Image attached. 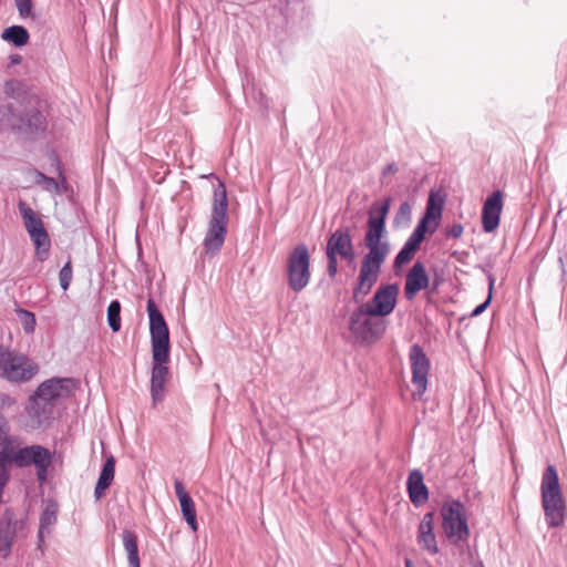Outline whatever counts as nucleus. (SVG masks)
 Returning <instances> with one entry per match:
<instances>
[{
  "instance_id": "obj_26",
  "label": "nucleus",
  "mask_w": 567,
  "mask_h": 567,
  "mask_svg": "<svg viewBox=\"0 0 567 567\" xmlns=\"http://www.w3.org/2000/svg\"><path fill=\"white\" fill-rule=\"evenodd\" d=\"M58 504L54 501H49L45 504L39 519L40 536L42 534H51V527L58 522Z\"/></svg>"
},
{
  "instance_id": "obj_38",
  "label": "nucleus",
  "mask_w": 567,
  "mask_h": 567,
  "mask_svg": "<svg viewBox=\"0 0 567 567\" xmlns=\"http://www.w3.org/2000/svg\"><path fill=\"white\" fill-rule=\"evenodd\" d=\"M328 258V266H327V274L330 278H334L338 274V257L334 256H327Z\"/></svg>"
},
{
  "instance_id": "obj_11",
  "label": "nucleus",
  "mask_w": 567,
  "mask_h": 567,
  "mask_svg": "<svg viewBox=\"0 0 567 567\" xmlns=\"http://www.w3.org/2000/svg\"><path fill=\"white\" fill-rule=\"evenodd\" d=\"M326 255L340 257L351 264L355 259V251L350 227L338 228L331 233L326 245Z\"/></svg>"
},
{
  "instance_id": "obj_13",
  "label": "nucleus",
  "mask_w": 567,
  "mask_h": 567,
  "mask_svg": "<svg viewBox=\"0 0 567 567\" xmlns=\"http://www.w3.org/2000/svg\"><path fill=\"white\" fill-rule=\"evenodd\" d=\"M441 216L442 205L435 206L431 196L424 216L417 221L408 241H412L413 245L420 248L426 233L433 234L436 230Z\"/></svg>"
},
{
  "instance_id": "obj_3",
  "label": "nucleus",
  "mask_w": 567,
  "mask_h": 567,
  "mask_svg": "<svg viewBox=\"0 0 567 567\" xmlns=\"http://www.w3.org/2000/svg\"><path fill=\"white\" fill-rule=\"evenodd\" d=\"M74 388L72 378L53 377L43 381L29 399V414L42 422L52 414L55 402L69 398Z\"/></svg>"
},
{
  "instance_id": "obj_6",
  "label": "nucleus",
  "mask_w": 567,
  "mask_h": 567,
  "mask_svg": "<svg viewBox=\"0 0 567 567\" xmlns=\"http://www.w3.org/2000/svg\"><path fill=\"white\" fill-rule=\"evenodd\" d=\"M39 372V365L28 355L0 347V378L10 383H27Z\"/></svg>"
},
{
  "instance_id": "obj_31",
  "label": "nucleus",
  "mask_w": 567,
  "mask_h": 567,
  "mask_svg": "<svg viewBox=\"0 0 567 567\" xmlns=\"http://www.w3.org/2000/svg\"><path fill=\"white\" fill-rule=\"evenodd\" d=\"M107 322L113 332L121 329V303L118 300H112L107 307Z\"/></svg>"
},
{
  "instance_id": "obj_33",
  "label": "nucleus",
  "mask_w": 567,
  "mask_h": 567,
  "mask_svg": "<svg viewBox=\"0 0 567 567\" xmlns=\"http://www.w3.org/2000/svg\"><path fill=\"white\" fill-rule=\"evenodd\" d=\"M73 278V270L71 260H68L59 272V280L61 288L65 291L69 289Z\"/></svg>"
},
{
  "instance_id": "obj_29",
  "label": "nucleus",
  "mask_w": 567,
  "mask_h": 567,
  "mask_svg": "<svg viewBox=\"0 0 567 567\" xmlns=\"http://www.w3.org/2000/svg\"><path fill=\"white\" fill-rule=\"evenodd\" d=\"M419 247L412 244V241H405L401 250L398 252L394 259V268H401L405 264L410 262Z\"/></svg>"
},
{
  "instance_id": "obj_43",
  "label": "nucleus",
  "mask_w": 567,
  "mask_h": 567,
  "mask_svg": "<svg viewBox=\"0 0 567 567\" xmlns=\"http://www.w3.org/2000/svg\"><path fill=\"white\" fill-rule=\"evenodd\" d=\"M54 162H55V166H56V172H58L59 176L61 177L62 182L64 183L65 182V177L63 175V169H62L61 163L58 159V157L54 158Z\"/></svg>"
},
{
  "instance_id": "obj_2",
  "label": "nucleus",
  "mask_w": 567,
  "mask_h": 567,
  "mask_svg": "<svg viewBox=\"0 0 567 567\" xmlns=\"http://www.w3.org/2000/svg\"><path fill=\"white\" fill-rule=\"evenodd\" d=\"M150 319V334L152 343V377L151 395L153 403L161 402L164 398L165 382L168 377L169 362V330L164 316L158 310L153 298H148L146 307Z\"/></svg>"
},
{
  "instance_id": "obj_46",
  "label": "nucleus",
  "mask_w": 567,
  "mask_h": 567,
  "mask_svg": "<svg viewBox=\"0 0 567 567\" xmlns=\"http://www.w3.org/2000/svg\"><path fill=\"white\" fill-rule=\"evenodd\" d=\"M12 84V82H7L6 84V89L8 90V87Z\"/></svg>"
},
{
  "instance_id": "obj_12",
  "label": "nucleus",
  "mask_w": 567,
  "mask_h": 567,
  "mask_svg": "<svg viewBox=\"0 0 567 567\" xmlns=\"http://www.w3.org/2000/svg\"><path fill=\"white\" fill-rule=\"evenodd\" d=\"M399 286L396 284L383 285L377 289L373 297L362 305L379 317L389 316L395 308Z\"/></svg>"
},
{
  "instance_id": "obj_20",
  "label": "nucleus",
  "mask_w": 567,
  "mask_h": 567,
  "mask_svg": "<svg viewBox=\"0 0 567 567\" xmlns=\"http://www.w3.org/2000/svg\"><path fill=\"white\" fill-rule=\"evenodd\" d=\"M406 488L410 501L416 507L425 504L429 499V489L424 484L423 474L420 470H412L409 474Z\"/></svg>"
},
{
  "instance_id": "obj_41",
  "label": "nucleus",
  "mask_w": 567,
  "mask_h": 567,
  "mask_svg": "<svg viewBox=\"0 0 567 567\" xmlns=\"http://www.w3.org/2000/svg\"><path fill=\"white\" fill-rule=\"evenodd\" d=\"M45 536H48V534H42V536H40V530H38V549H40L41 551H44Z\"/></svg>"
},
{
  "instance_id": "obj_24",
  "label": "nucleus",
  "mask_w": 567,
  "mask_h": 567,
  "mask_svg": "<svg viewBox=\"0 0 567 567\" xmlns=\"http://www.w3.org/2000/svg\"><path fill=\"white\" fill-rule=\"evenodd\" d=\"M122 540L127 554L128 567H141L136 534L130 529H124Z\"/></svg>"
},
{
  "instance_id": "obj_8",
  "label": "nucleus",
  "mask_w": 567,
  "mask_h": 567,
  "mask_svg": "<svg viewBox=\"0 0 567 567\" xmlns=\"http://www.w3.org/2000/svg\"><path fill=\"white\" fill-rule=\"evenodd\" d=\"M287 282L293 292L302 291L310 282V252L305 244L297 245L287 257Z\"/></svg>"
},
{
  "instance_id": "obj_47",
  "label": "nucleus",
  "mask_w": 567,
  "mask_h": 567,
  "mask_svg": "<svg viewBox=\"0 0 567 567\" xmlns=\"http://www.w3.org/2000/svg\"><path fill=\"white\" fill-rule=\"evenodd\" d=\"M475 567H484V566L482 564H480V565H476Z\"/></svg>"
},
{
  "instance_id": "obj_37",
  "label": "nucleus",
  "mask_w": 567,
  "mask_h": 567,
  "mask_svg": "<svg viewBox=\"0 0 567 567\" xmlns=\"http://www.w3.org/2000/svg\"><path fill=\"white\" fill-rule=\"evenodd\" d=\"M463 225L460 223H455L445 229V236L447 238H460L463 234Z\"/></svg>"
},
{
  "instance_id": "obj_34",
  "label": "nucleus",
  "mask_w": 567,
  "mask_h": 567,
  "mask_svg": "<svg viewBox=\"0 0 567 567\" xmlns=\"http://www.w3.org/2000/svg\"><path fill=\"white\" fill-rule=\"evenodd\" d=\"M19 317L23 327V330L27 333H32L35 329L37 320L33 312L29 310L21 309L19 311Z\"/></svg>"
},
{
  "instance_id": "obj_35",
  "label": "nucleus",
  "mask_w": 567,
  "mask_h": 567,
  "mask_svg": "<svg viewBox=\"0 0 567 567\" xmlns=\"http://www.w3.org/2000/svg\"><path fill=\"white\" fill-rule=\"evenodd\" d=\"M37 183L39 185H42L43 189H45L48 192H54V193L60 192V186H59V183L55 181V178L49 177L41 172H37Z\"/></svg>"
},
{
  "instance_id": "obj_40",
  "label": "nucleus",
  "mask_w": 567,
  "mask_h": 567,
  "mask_svg": "<svg viewBox=\"0 0 567 567\" xmlns=\"http://www.w3.org/2000/svg\"><path fill=\"white\" fill-rule=\"evenodd\" d=\"M398 172V166L394 164V163H390L388 164L384 169H383V174L386 175V174H394Z\"/></svg>"
},
{
  "instance_id": "obj_18",
  "label": "nucleus",
  "mask_w": 567,
  "mask_h": 567,
  "mask_svg": "<svg viewBox=\"0 0 567 567\" xmlns=\"http://www.w3.org/2000/svg\"><path fill=\"white\" fill-rule=\"evenodd\" d=\"M434 513H426L420 522L417 529V544L431 555L439 553L436 537L434 534Z\"/></svg>"
},
{
  "instance_id": "obj_4",
  "label": "nucleus",
  "mask_w": 567,
  "mask_h": 567,
  "mask_svg": "<svg viewBox=\"0 0 567 567\" xmlns=\"http://www.w3.org/2000/svg\"><path fill=\"white\" fill-rule=\"evenodd\" d=\"M228 199L226 186L218 181V185L214 189L212 215L208 228L204 238L205 252L214 256L223 247L227 235L228 226Z\"/></svg>"
},
{
  "instance_id": "obj_5",
  "label": "nucleus",
  "mask_w": 567,
  "mask_h": 567,
  "mask_svg": "<svg viewBox=\"0 0 567 567\" xmlns=\"http://www.w3.org/2000/svg\"><path fill=\"white\" fill-rule=\"evenodd\" d=\"M358 280L352 289V300L358 307L350 313L348 328L355 340L362 344H372L377 342L385 332V324L382 320L377 319L378 315L372 313L362 305L364 298L371 292L369 290L358 301L354 298Z\"/></svg>"
},
{
  "instance_id": "obj_36",
  "label": "nucleus",
  "mask_w": 567,
  "mask_h": 567,
  "mask_svg": "<svg viewBox=\"0 0 567 567\" xmlns=\"http://www.w3.org/2000/svg\"><path fill=\"white\" fill-rule=\"evenodd\" d=\"M17 10L21 19H27L29 17H33L32 9L33 2L32 0H14Z\"/></svg>"
},
{
  "instance_id": "obj_22",
  "label": "nucleus",
  "mask_w": 567,
  "mask_h": 567,
  "mask_svg": "<svg viewBox=\"0 0 567 567\" xmlns=\"http://www.w3.org/2000/svg\"><path fill=\"white\" fill-rule=\"evenodd\" d=\"M114 473L115 458L111 455L106 458L95 485L94 496L96 499H100L104 495L105 491L110 487L114 480Z\"/></svg>"
},
{
  "instance_id": "obj_39",
  "label": "nucleus",
  "mask_w": 567,
  "mask_h": 567,
  "mask_svg": "<svg viewBox=\"0 0 567 567\" xmlns=\"http://www.w3.org/2000/svg\"><path fill=\"white\" fill-rule=\"evenodd\" d=\"M17 400L8 393L0 392V409H9L16 405Z\"/></svg>"
},
{
  "instance_id": "obj_28",
  "label": "nucleus",
  "mask_w": 567,
  "mask_h": 567,
  "mask_svg": "<svg viewBox=\"0 0 567 567\" xmlns=\"http://www.w3.org/2000/svg\"><path fill=\"white\" fill-rule=\"evenodd\" d=\"M1 38L16 47H23L29 42L30 34L22 25H11L3 30Z\"/></svg>"
},
{
  "instance_id": "obj_16",
  "label": "nucleus",
  "mask_w": 567,
  "mask_h": 567,
  "mask_svg": "<svg viewBox=\"0 0 567 567\" xmlns=\"http://www.w3.org/2000/svg\"><path fill=\"white\" fill-rule=\"evenodd\" d=\"M545 520L550 528L560 527L565 523L567 505L564 496L542 498Z\"/></svg>"
},
{
  "instance_id": "obj_27",
  "label": "nucleus",
  "mask_w": 567,
  "mask_h": 567,
  "mask_svg": "<svg viewBox=\"0 0 567 567\" xmlns=\"http://www.w3.org/2000/svg\"><path fill=\"white\" fill-rule=\"evenodd\" d=\"M18 208L23 219V225L29 235L44 227V224L39 215L24 202H19Z\"/></svg>"
},
{
  "instance_id": "obj_23",
  "label": "nucleus",
  "mask_w": 567,
  "mask_h": 567,
  "mask_svg": "<svg viewBox=\"0 0 567 567\" xmlns=\"http://www.w3.org/2000/svg\"><path fill=\"white\" fill-rule=\"evenodd\" d=\"M29 236L35 247V256L38 260H47L51 249V239L45 227L31 233Z\"/></svg>"
},
{
  "instance_id": "obj_21",
  "label": "nucleus",
  "mask_w": 567,
  "mask_h": 567,
  "mask_svg": "<svg viewBox=\"0 0 567 567\" xmlns=\"http://www.w3.org/2000/svg\"><path fill=\"white\" fill-rule=\"evenodd\" d=\"M563 496L557 470L548 465L542 475L540 498Z\"/></svg>"
},
{
  "instance_id": "obj_44",
  "label": "nucleus",
  "mask_w": 567,
  "mask_h": 567,
  "mask_svg": "<svg viewBox=\"0 0 567 567\" xmlns=\"http://www.w3.org/2000/svg\"><path fill=\"white\" fill-rule=\"evenodd\" d=\"M405 567H413L412 561L410 559L405 560Z\"/></svg>"
},
{
  "instance_id": "obj_9",
  "label": "nucleus",
  "mask_w": 567,
  "mask_h": 567,
  "mask_svg": "<svg viewBox=\"0 0 567 567\" xmlns=\"http://www.w3.org/2000/svg\"><path fill=\"white\" fill-rule=\"evenodd\" d=\"M13 464L20 468L35 466L37 478L43 483L48 478V470L52 462V453L42 445H29L19 447L13 455Z\"/></svg>"
},
{
  "instance_id": "obj_14",
  "label": "nucleus",
  "mask_w": 567,
  "mask_h": 567,
  "mask_svg": "<svg viewBox=\"0 0 567 567\" xmlns=\"http://www.w3.org/2000/svg\"><path fill=\"white\" fill-rule=\"evenodd\" d=\"M4 416L0 415V504L6 486L10 482V466L13 464V455L17 449L11 446V441L4 431Z\"/></svg>"
},
{
  "instance_id": "obj_15",
  "label": "nucleus",
  "mask_w": 567,
  "mask_h": 567,
  "mask_svg": "<svg viewBox=\"0 0 567 567\" xmlns=\"http://www.w3.org/2000/svg\"><path fill=\"white\" fill-rule=\"evenodd\" d=\"M503 210V193L495 190L483 204L482 227L485 233H493L499 225Z\"/></svg>"
},
{
  "instance_id": "obj_17",
  "label": "nucleus",
  "mask_w": 567,
  "mask_h": 567,
  "mask_svg": "<svg viewBox=\"0 0 567 567\" xmlns=\"http://www.w3.org/2000/svg\"><path fill=\"white\" fill-rule=\"evenodd\" d=\"M429 285L430 278L425 271L424 265L421 261H416L405 277V298L412 300L419 291L426 289Z\"/></svg>"
},
{
  "instance_id": "obj_45",
  "label": "nucleus",
  "mask_w": 567,
  "mask_h": 567,
  "mask_svg": "<svg viewBox=\"0 0 567 567\" xmlns=\"http://www.w3.org/2000/svg\"><path fill=\"white\" fill-rule=\"evenodd\" d=\"M440 285V281L439 280H435L434 281V289L437 288V286Z\"/></svg>"
},
{
  "instance_id": "obj_42",
  "label": "nucleus",
  "mask_w": 567,
  "mask_h": 567,
  "mask_svg": "<svg viewBox=\"0 0 567 567\" xmlns=\"http://www.w3.org/2000/svg\"><path fill=\"white\" fill-rule=\"evenodd\" d=\"M9 59L10 65L20 64L22 62V56L20 54H11Z\"/></svg>"
},
{
  "instance_id": "obj_19",
  "label": "nucleus",
  "mask_w": 567,
  "mask_h": 567,
  "mask_svg": "<svg viewBox=\"0 0 567 567\" xmlns=\"http://www.w3.org/2000/svg\"><path fill=\"white\" fill-rule=\"evenodd\" d=\"M174 488L175 494L179 501L181 511L182 514L187 523V525L190 527L193 532H197L198 529V523H197V514H196V507L193 498L190 495L186 492L184 483L176 478L174 482Z\"/></svg>"
},
{
  "instance_id": "obj_30",
  "label": "nucleus",
  "mask_w": 567,
  "mask_h": 567,
  "mask_svg": "<svg viewBox=\"0 0 567 567\" xmlns=\"http://www.w3.org/2000/svg\"><path fill=\"white\" fill-rule=\"evenodd\" d=\"M412 218V208L409 202L401 203L393 219V226L396 228H405L410 225Z\"/></svg>"
},
{
  "instance_id": "obj_10",
  "label": "nucleus",
  "mask_w": 567,
  "mask_h": 567,
  "mask_svg": "<svg viewBox=\"0 0 567 567\" xmlns=\"http://www.w3.org/2000/svg\"><path fill=\"white\" fill-rule=\"evenodd\" d=\"M409 359L412 370V384L416 389V391L413 392V398L421 400L427 386L430 360L422 347L417 343L411 346L409 351Z\"/></svg>"
},
{
  "instance_id": "obj_32",
  "label": "nucleus",
  "mask_w": 567,
  "mask_h": 567,
  "mask_svg": "<svg viewBox=\"0 0 567 567\" xmlns=\"http://www.w3.org/2000/svg\"><path fill=\"white\" fill-rule=\"evenodd\" d=\"M487 278H488V295H487V298H486V300L484 302H482L481 305H478L477 307L474 308V310L471 313V317H478L480 315H482L486 310V308L489 306V303L492 301L493 289H494V284H495V277H494V275L489 274Z\"/></svg>"
},
{
  "instance_id": "obj_1",
  "label": "nucleus",
  "mask_w": 567,
  "mask_h": 567,
  "mask_svg": "<svg viewBox=\"0 0 567 567\" xmlns=\"http://www.w3.org/2000/svg\"><path fill=\"white\" fill-rule=\"evenodd\" d=\"M391 206V198H385L381 205L373 204L368 218V229L364 235V245L368 252L363 256L358 275V287L354 298L358 301L378 282L382 265L389 252L390 245L382 241L385 230V219Z\"/></svg>"
},
{
  "instance_id": "obj_25",
  "label": "nucleus",
  "mask_w": 567,
  "mask_h": 567,
  "mask_svg": "<svg viewBox=\"0 0 567 567\" xmlns=\"http://www.w3.org/2000/svg\"><path fill=\"white\" fill-rule=\"evenodd\" d=\"M21 124L31 133L44 132L47 127L45 116L37 109L25 111L21 116Z\"/></svg>"
},
{
  "instance_id": "obj_7",
  "label": "nucleus",
  "mask_w": 567,
  "mask_h": 567,
  "mask_svg": "<svg viewBox=\"0 0 567 567\" xmlns=\"http://www.w3.org/2000/svg\"><path fill=\"white\" fill-rule=\"evenodd\" d=\"M442 529L449 542L453 545L466 543L470 537L466 509L458 499H447L441 511Z\"/></svg>"
}]
</instances>
